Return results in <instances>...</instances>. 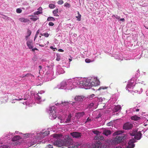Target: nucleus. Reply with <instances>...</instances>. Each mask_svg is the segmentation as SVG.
Masks as SVG:
<instances>
[{
    "mask_svg": "<svg viewBox=\"0 0 148 148\" xmlns=\"http://www.w3.org/2000/svg\"><path fill=\"white\" fill-rule=\"evenodd\" d=\"M73 79H70L63 80L62 82L63 83H73Z\"/></svg>",
    "mask_w": 148,
    "mask_h": 148,
    "instance_id": "2eb2a0df",
    "label": "nucleus"
},
{
    "mask_svg": "<svg viewBox=\"0 0 148 148\" xmlns=\"http://www.w3.org/2000/svg\"><path fill=\"white\" fill-rule=\"evenodd\" d=\"M60 59V54H56V60L58 61H59Z\"/></svg>",
    "mask_w": 148,
    "mask_h": 148,
    "instance_id": "cd10ccee",
    "label": "nucleus"
},
{
    "mask_svg": "<svg viewBox=\"0 0 148 148\" xmlns=\"http://www.w3.org/2000/svg\"><path fill=\"white\" fill-rule=\"evenodd\" d=\"M42 36H44L45 37H47L49 36V34L47 33L43 34H41Z\"/></svg>",
    "mask_w": 148,
    "mask_h": 148,
    "instance_id": "f704fd0d",
    "label": "nucleus"
},
{
    "mask_svg": "<svg viewBox=\"0 0 148 148\" xmlns=\"http://www.w3.org/2000/svg\"><path fill=\"white\" fill-rule=\"evenodd\" d=\"M47 148H53V145L49 144L47 146Z\"/></svg>",
    "mask_w": 148,
    "mask_h": 148,
    "instance_id": "e433bc0d",
    "label": "nucleus"
},
{
    "mask_svg": "<svg viewBox=\"0 0 148 148\" xmlns=\"http://www.w3.org/2000/svg\"><path fill=\"white\" fill-rule=\"evenodd\" d=\"M30 35H29L26 36V39L27 40V38L29 37Z\"/></svg>",
    "mask_w": 148,
    "mask_h": 148,
    "instance_id": "052dcab7",
    "label": "nucleus"
},
{
    "mask_svg": "<svg viewBox=\"0 0 148 148\" xmlns=\"http://www.w3.org/2000/svg\"><path fill=\"white\" fill-rule=\"evenodd\" d=\"M58 118L60 119V122L61 123H62L63 122V121L61 119V116L59 117Z\"/></svg>",
    "mask_w": 148,
    "mask_h": 148,
    "instance_id": "4d7b16f0",
    "label": "nucleus"
},
{
    "mask_svg": "<svg viewBox=\"0 0 148 148\" xmlns=\"http://www.w3.org/2000/svg\"><path fill=\"white\" fill-rule=\"evenodd\" d=\"M92 132L94 133L97 134V135L99 133V132L97 130L93 131Z\"/></svg>",
    "mask_w": 148,
    "mask_h": 148,
    "instance_id": "79ce46f5",
    "label": "nucleus"
},
{
    "mask_svg": "<svg viewBox=\"0 0 148 148\" xmlns=\"http://www.w3.org/2000/svg\"><path fill=\"white\" fill-rule=\"evenodd\" d=\"M53 144L54 145H56L58 147H60L61 146L60 144V142L58 140L57 141L54 142Z\"/></svg>",
    "mask_w": 148,
    "mask_h": 148,
    "instance_id": "b1692460",
    "label": "nucleus"
},
{
    "mask_svg": "<svg viewBox=\"0 0 148 148\" xmlns=\"http://www.w3.org/2000/svg\"><path fill=\"white\" fill-rule=\"evenodd\" d=\"M84 98V97L83 96H77L75 97V100L77 101H82Z\"/></svg>",
    "mask_w": 148,
    "mask_h": 148,
    "instance_id": "9b49d317",
    "label": "nucleus"
},
{
    "mask_svg": "<svg viewBox=\"0 0 148 148\" xmlns=\"http://www.w3.org/2000/svg\"><path fill=\"white\" fill-rule=\"evenodd\" d=\"M58 51L60 52H63L64 51L63 50L60 49H58Z\"/></svg>",
    "mask_w": 148,
    "mask_h": 148,
    "instance_id": "bf43d9fd",
    "label": "nucleus"
},
{
    "mask_svg": "<svg viewBox=\"0 0 148 148\" xmlns=\"http://www.w3.org/2000/svg\"><path fill=\"white\" fill-rule=\"evenodd\" d=\"M53 136L55 138H57L59 136L58 135V134H53Z\"/></svg>",
    "mask_w": 148,
    "mask_h": 148,
    "instance_id": "8fccbe9b",
    "label": "nucleus"
},
{
    "mask_svg": "<svg viewBox=\"0 0 148 148\" xmlns=\"http://www.w3.org/2000/svg\"><path fill=\"white\" fill-rule=\"evenodd\" d=\"M57 3L58 4L62 5L64 3V2L62 0H60L58 1Z\"/></svg>",
    "mask_w": 148,
    "mask_h": 148,
    "instance_id": "c9c22d12",
    "label": "nucleus"
},
{
    "mask_svg": "<svg viewBox=\"0 0 148 148\" xmlns=\"http://www.w3.org/2000/svg\"><path fill=\"white\" fill-rule=\"evenodd\" d=\"M100 83L99 80L97 77H89L86 78V83Z\"/></svg>",
    "mask_w": 148,
    "mask_h": 148,
    "instance_id": "f03ea898",
    "label": "nucleus"
},
{
    "mask_svg": "<svg viewBox=\"0 0 148 148\" xmlns=\"http://www.w3.org/2000/svg\"><path fill=\"white\" fill-rule=\"evenodd\" d=\"M39 33V30H38L37 31V32H36V35H38Z\"/></svg>",
    "mask_w": 148,
    "mask_h": 148,
    "instance_id": "680f3d73",
    "label": "nucleus"
},
{
    "mask_svg": "<svg viewBox=\"0 0 148 148\" xmlns=\"http://www.w3.org/2000/svg\"><path fill=\"white\" fill-rule=\"evenodd\" d=\"M123 131H118L115 132L113 134V135H119L121 134H123Z\"/></svg>",
    "mask_w": 148,
    "mask_h": 148,
    "instance_id": "6ab92c4d",
    "label": "nucleus"
},
{
    "mask_svg": "<svg viewBox=\"0 0 148 148\" xmlns=\"http://www.w3.org/2000/svg\"><path fill=\"white\" fill-rule=\"evenodd\" d=\"M120 21H122L123 22V21H125V19L123 18H121V19H120Z\"/></svg>",
    "mask_w": 148,
    "mask_h": 148,
    "instance_id": "13d9d810",
    "label": "nucleus"
},
{
    "mask_svg": "<svg viewBox=\"0 0 148 148\" xmlns=\"http://www.w3.org/2000/svg\"><path fill=\"white\" fill-rule=\"evenodd\" d=\"M38 10V11H39L40 12H42V8L41 7H40Z\"/></svg>",
    "mask_w": 148,
    "mask_h": 148,
    "instance_id": "603ef678",
    "label": "nucleus"
},
{
    "mask_svg": "<svg viewBox=\"0 0 148 148\" xmlns=\"http://www.w3.org/2000/svg\"><path fill=\"white\" fill-rule=\"evenodd\" d=\"M139 109H137L136 110V112H138V111H139Z\"/></svg>",
    "mask_w": 148,
    "mask_h": 148,
    "instance_id": "774afa93",
    "label": "nucleus"
},
{
    "mask_svg": "<svg viewBox=\"0 0 148 148\" xmlns=\"http://www.w3.org/2000/svg\"><path fill=\"white\" fill-rule=\"evenodd\" d=\"M32 49V51H34L35 50H38V49L37 48H35V47L34 48H33Z\"/></svg>",
    "mask_w": 148,
    "mask_h": 148,
    "instance_id": "5fc2aeb1",
    "label": "nucleus"
},
{
    "mask_svg": "<svg viewBox=\"0 0 148 148\" xmlns=\"http://www.w3.org/2000/svg\"><path fill=\"white\" fill-rule=\"evenodd\" d=\"M108 88V87H103V86H101L99 87V88L98 89V90H100L101 89H106Z\"/></svg>",
    "mask_w": 148,
    "mask_h": 148,
    "instance_id": "473e14b6",
    "label": "nucleus"
},
{
    "mask_svg": "<svg viewBox=\"0 0 148 148\" xmlns=\"http://www.w3.org/2000/svg\"><path fill=\"white\" fill-rule=\"evenodd\" d=\"M127 136L126 134H123L119 135L117 136L114 139L115 143H119L125 139Z\"/></svg>",
    "mask_w": 148,
    "mask_h": 148,
    "instance_id": "f257e3e1",
    "label": "nucleus"
},
{
    "mask_svg": "<svg viewBox=\"0 0 148 148\" xmlns=\"http://www.w3.org/2000/svg\"><path fill=\"white\" fill-rule=\"evenodd\" d=\"M64 6L66 8H69L71 7V5L67 3H66L64 4Z\"/></svg>",
    "mask_w": 148,
    "mask_h": 148,
    "instance_id": "7c9ffc66",
    "label": "nucleus"
},
{
    "mask_svg": "<svg viewBox=\"0 0 148 148\" xmlns=\"http://www.w3.org/2000/svg\"><path fill=\"white\" fill-rule=\"evenodd\" d=\"M55 20V19L52 17H49L47 19V21H54Z\"/></svg>",
    "mask_w": 148,
    "mask_h": 148,
    "instance_id": "bb28decb",
    "label": "nucleus"
},
{
    "mask_svg": "<svg viewBox=\"0 0 148 148\" xmlns=\"http://www.w3.org/2000/svg\"><path fill=\"white\" fill-rule=\"evenodd\" d=\"M46 43H45V44H44V45H42V44L40 45V44H39V45L40 46H41V47H44V46H45V45H46L47 44H46Z\"/></svg>",
    "mask_w": 148,
    "mask_h": 148,
    "instance_id": "6e6d98bb",
    "label": "nucleus"
},
{
    "mask_svg": "<svg viewBox=\"0 0 148 148\" xmlns=\"http://www.w3.org/2000/svg\"><path fill=\"white\" fill-rule=\"evenodd\" d=\"M57 72L59 74H63L64 73V71L63 69L61 68L60 65H58L57 68Z\"/></svg>",
    "mask_w": 148,
    "mask_h": 148,
    "instance_id": "0eeeda50",
    "label": "nucleus"
},
{
    "mask_svg": "<svg viewBox=\"0 0 148 148\" xmlns=\"http://www.w3.org/2000/svg\"><path fill=\"white\" fill-rule=\"evenodd\" d=\"M115 58L116 59H118L119 60H123L122 58H120V57H119V56L118 57H117V58Z\"/></svg>",
    "mask_w": 148,
    "mask_h": 148,
    "instance_id": "3c124183",
    "label": "nucleus"
},
{
    "mask_svg": "<svg viewBox=\"0 0 148 148\" xmlns=\"http://www.w3.org/2000/svg\"><path fill=\"white\" fill-rule=\"evenodd\" d=\"M72 117L71 114H70L68 116L65 121V122L66 123H69L70 122L71 120V118Z\"/></svg>",
    "mask_w": 148,
    "mask_h": 148,
    "instance_id": "aec40b11",
    "label": "nucleus"
},
{
    "mask_svg": "<svg viewBox=\"0 0 148 148\" xmlns=\"http://www.w3.org/2000/svg\"><path fill=\"white\" fill-rule=\"evenodd\" d=\"M112 17L113 18H114V17L115 18L117 19H119L120 18V16H118L117 15L115 16L114 15H112Z\"/></svg>",
    "mask_w": 148,
    "mask_h": 148,
    "instance_id": "4c0bfd02",
    "label": "nucleus"
},
{
    "mask_svg": "<svg viewBox=\"0 0 148 148\" xmlns=\"http://www.w3.org/2000/svg\"><path fill=\"white\" fill-rule=\"evenodd\" d=\"M9 147V145L7 144L6 145H4L2 146V148H8Z\"/></svg>",
    "mask_w": 148,
    "mask_h": 148,
    "instance_id": "ea45409f",
    "label": "nucleus"
},
{
    "mask_svg": "<svg viewBox=\"0 0 148 148\" xmlns=\"http://www.w3.org/2000/svg\"><path fill=\"white\" fill-rule=\"evenodd\" d=\"M38 67L40 68V69L42 68V66L40 65Z\"/></svg>",
    "mask_w": 148,
    "mask_h": 148,
    "instance_id": "338daca9",
    "label": "nucleus"
},
{
    "mask_svg": "<svg viewBox=\"0 0 148 148\" xmlns=\"http://www.w3.org/2000/svg\"><path fill=\"white\" fill-rule=\"evenodd\" d=\"M94 105V104L93 103H91L90 104H89L88 107V108H91L92 106H93Z\"/></svg>",
    "mask_w": 148,
    "mask_h": 148,
    "instance_id": "72a5a7b5",
    "label": "nucleus"
},
{
    "mask_svg": "<svg viewBox=\"0 0 148 148\" xmlns=\"http://www.w3.org/2000/svg\"><path fill=\"white\" fill-rule=\"evenodd\" d=\"M84 115L85 112H77L75 114V116L77 118L79 119L82 117Z\"/></svg>",
    "mask_w": 148,
    "mask_h": 148,
    "instance_id": "f8f14e48",
    "label": "nucleus"
},
{
    "mask_svg": "<svg viewBox=\"0 0 148 148\" xmlns=\"http://www.w3.org/2000/svg\"><path fill=\"white\" fill-rule=\"evenodd\" d=\"M31 32L30 30H28L27 31V34L28 35H30L31 34Z\"/></svg>",
    "mask_w": 148,
    "mask_h": 148,
    "instance_id": "de8ad7c7",
    "label": "nucleus"
},
{
    "mask_svg": "<svg viewBox=\"0 0 148 148\" xmlns=\"http://www.w3.org/2000/svg\"><path fill=\"white\" fill-rule=\"evenodd\" d=\"M85 61L86 63H89L91 62V60L89 59H86Z\"/></svg>",
    "mask_w": 148,
    "mask_h": 148,
    "instance_id": "37998d69",
    "label": "nucleus"
},
{
    "mask_svg": "<svg viewBox=\"0 0 148 148\" xmlns=\"http://www.w3.org/2000/svg\"><path fill=\"white\" fill-rule=\"evenodd\" d=\"M56 7V5L53 4H50L49 5V7L51 9L54 8Z\"/></svg>",
    "mask_w": 148,
    "mask_h": 148,
    "instance_id": "c85d7f7f",
    "label": "nucleus"
},
{
    "mask_svg": "<svg viewBox=\"0 0 148 148\" xmlns=\"http://www.w3.org/2000/svg\"><path fill=\"white\" fill-rule=\"evenodd\" d=\"M37 36V35H36L35 37H34V40H35L36 39V38Z\"/></svg>",
    "mask_w": 148,
    "mask_h": 148,
    "instance_id": "0e129e2a",
    "label": "nucleus"
},
{
    "mask_svg": "<svg viewBox=\"0 0 148 148\" xmlns=\"http://www.w3.org/2000/svg\"><path fill=\"white\" fill-rule=\"evenodd\" d=\"M133 84H127L126 86V88H133V86H134Z\"/></svg>",
    "mask_w": 148,
    "mask_h": 148,
    "instance_id": "412c9836",
    "label": "nucleus"
},
{
    "mask_svg": "<svg viewBox=\"0 0 148 148\" xmlns=\"http://www.w3.org/2000/svg\"><path fill=\"white\" fill-rule=\"evenodd\" d=\"M30 19L33 21H35L39 19V18L36 16H33L30 18Z\"/></svg>",
    "mask_w": 148,
    "mask_h": 148,
    "instance_id": "a878e982",
    "label": "nucleus"
},
{
    "mask_svg": "<svg viewBox=\"0 0 148 148\" xmlns=\"http://www.w3.org/2000/svg\"><path fill=\"white\" fill-rule=\"evenodd\" d=\"M116 112L118 111L121 108V107L119 106H117L115 107L114 108Z\"/></svg>",
    "mask_w": 148,
    "mask_h": 148,
    "instance_id": "c756f323",
    "label": "nucleus"
},
{
    "mask_svg": "<svg viewBox=\"0 0 148 148\" xmlns=\"http://www.w3.org/2000/svg\"><path fill=\"white\" fill-rule=\"evenodd\" d=\"M37 94H38V97H37V99L38 101H40L41 97H40L39 96L38 93Z\"/></svg>",
    "mask_w": 148,
    "mask_h": 148,
    "instance_id": "a18cd8bd",
    "label": "nucleus"
},
{
    "mask_svg": "<svg viewBox=\"0 0 148 148\" xmlns=\"http://www.w3.org/2000/svg\"><path fill=\"white\" fill-rule=\"evenodd\" d=\"M102 144L100 142H96L93 146V148H101L102 147Z\"/></svg>",
    "mask_w": 148,
    "mask_h": 148,
    "instance_id": "ddd939ff",
    "label": "nucleus"
},
{
    "mask_svg": "<svg viewBox=\"0 0 148 148\" xmlns=\"http://www.w3.org/2000/svg\"><path fill=\"white\" fill-rule=\"evenodd\" d=\"M95 96V95L94 94H92V95H90L89 96V98L90 99L91 98H92Z\"/></svg>",
    "mask_w": 148,
    "mask_h": 148,
    "instance_id": "49530a36",
    "label": "nucleus"
},
{
    "mask_svg": "<svg viewBox=\"0 0 148 148\" xmlns=\"http://www.w3.org/2000/svg\"><path fill=\"white\" fill-rule=\"evenodd\" d=\"M136 133V131H133L131 132H130V135L132 136H135Z\"/></svg>",
    "mask_w": 148,
    "mask_h": 148,
    "instance_id": "5701e85b",
    "label": "nucleus"
},
{
    "mask_svg": "<svg viewBox=\"0 0 148 148\" xmlns=\"http://www.w3.org/2000/svg\"><path fill=\"white\" fill-rule=\"evenodd\" d=\"M110 124H111V123H109L107 124V125L108 126H110Z\"/></svg>",
    "mask_w": 148,
    "mask_h": 148,
    "instance_id": "69168bd1",
    "label": "nucleus"
},
{
    "mask_svg": "<svg viewBox=\"0 0 148 148\" xmlns=\"http://www.w3.org/2000/svg\"><path fill=\"white\" fill-rule=\"evenodd\" d=\"M133 127V125L132 124L127 122L124 124L123 125V129L125 130H127L132 129Z\"/></svg>",
    "mask_w": 148,
    "mask_h": 148,
    "instance_id": "39448f33",
    "label": "nucleus"
},
{
    "mask_svg": "<svg viewBox=\"0 0 148 148\" xmlns=\"http://www.w3.org/2000/svg\"><path fill=\"white\" fill-rule=\"evenodd\" d=\"M42 12H40L39 11H36L34 12V14L35 15H38L39 14L42 13Z\"/></svg>",
    "mask_w": 148,
    "mask_h": 148,
    "instance_id": "2f4dec72",
    "label": "nucleus"
},
{
    "mask_svg": "<svg viewBox=\"0 0 148 148\" xmlns=\"http://www.w3.org/2000/svg\"><path fill=\"white\" fill-rule=\"evenodd\" d=\"M86 78L76 77L73 78V83H86Z\"/></svg>",
    "mask_w": 148,
    "mask_h": 148,
    "instance_id": "7ed1b4c3",
    "label": "nucleus"
},
{
    "mask_svg": "<svg viewBox=\"0 0 148 148\" xmlns=\"http://www.w3.org/2000/svg\"><path fill=\"white\" fill-rule=\"evenodd\" d=\"M50 48L52 49H55V48H53V46H51L50 47ZM56 48H55V49H56Z\"/></svg>",
    "mask_w": 148,
    "mask_h": 148,
    "instance_id": "e2e57ef3",
    "label": "nucleus"
},
{
    "mask_svg": "<svg viewBox=\"0 0 148 148\" xmlns=\"http://www.w3.org/2000/svg\"><path fill=\"white\" fill-rule=\"evenodd\" d=\"M19 20L22 22L26 23L29 21V20L24 18H21L19 19Z\"/></svg>",
    "mask_w": 148,
    "mask_h": 148,
    "instance_id": "f3484780",
    "label": "nucleus"
},
{
    "mask_svg": "<svg viewBox=\"0 0 148 148\" xmlns=\"http://www.w3.org/2000/svg\"><path fill=\"white\" fill-rule=\"evenodd\" d=\"M22 78L24 77H26L27 78H29L30 77H32V79H33L34 78V76L32 74L30 73H28L26 74H23L21 76Z\"/></svg>",
    "mask_w": 148,
    "mask_h": 148,
    "instance_id": "1a4fd4ad",
    "label": "nucleus"
},
{
    "mask_svg": "<svg viewBox=\"0 0 148 148\" xmlns=\"http://www.w3.org/2000/svg\"><path fill=\"white\" fill-rule=\"evenodd\" d=\"M58 11V9L54 10V11H53V13L54 16H58V15L57 14Z\"/></svg>",
    "mask_w": 148,
    "mask_h": 148,
    "instance_id": "4be33fe9",
    "label": "nucleus"
},
{
    "mask_svg": "<svg viewBox=\"0 0 148 148\" xmlns=\"http://www.w3.org/2000/svg\"><path fill=\"white\" fill-rule=\"evenodd\" d=\"M49 25L50 26H53L54 25V23L52 22H50L49 23Z\"/></svg>",
    "mask_w": 148,
    "mask_h": 148,
    "instance_id": "09e8293b",
    "label": "nucleus"
},
{
    "mask_svg": "<svg viewBox=\"0 0 148 148\" xmlns=\"http://www.w3.org/2000/svg\"><path fill=\"white\" fill-rule=\"evenodd\" d=\"M27 44L28 48L30 49H32L34 47L32 41L31 40H28L27 42Z\"/></svg>",
    "mask_w": 148,
    "mask_h": 148,
    "instance_id": "6e6552de",
    "label": "nucleus"
},
{
    "mask_svg": "<svg viewBox=\"0 0 148 148\" xmlns=\"http://www.w3.org/2000/svg\"><path fill=\"white\" fill-rule=\"evenodd\" d=\"M142 136V134L140 131L137 132L134 138L137 140H139L140 139Z\"/></svg>",
    "mask_w": 148,
    "mask_h": 148,
    "instance_id": "9d476101",
    "label": "nucleus"
},
{
    "mask_svg": "<svg viewBox=\"0 0 148 148\" xmlns=\"http://www.w3.org/2000/svg\"><path fill=\"white\" fill-rule=\"evenodd\" d=\"M99 136L98 135H97L96 136L94 137V139L95 140H99Z\"/></svg>",
    "mask_w": 148,
    "mask_h": 148,
    "instance_id": "a19ab883",
    "label": "nucleus"
},
{
    "mask_svg": "<svg viewBox=\"0 0 148 148\" xmlns=\"http://www.w3.org/2000/svg\"><path fill=\"white\" fill-rule=\"evenodd\" d=\"M71 135L74 138H78L81 137V134L79 132H73L71 133Z\"/></svg>",
    "mask_w": 148,
    "mask_h": 148,
    "instance_id": "423d86ee",
    "label": "nucleus"
},
{
    "mask_svg": "<svg viewBox=\"0 0 148 148\" xmlns=\"http://www.w3.org/2000/svg\"><path fill=\"white\" fill-rule=\"evenodd\" d=\"M20 139V137L19 136L16 135L14 136L12 138V140L13 141H16L19 140Z\"/></svg>",
    "mask_w": 148,
    "mask_h": 148,
    "instance_id": "a211bd4d",
    "label": "nucleus"
},
{
    "mask_svg": "<svg viewBox=\"0 0 148 148\" xmlns=\"http://www.w3.org/2000/svg\"><path fill=\"white\" fill-rule=\"evenodd\" d=\"M77 13L78 14V16H76V17L77 18V20L80 21L81 20V16L78 11H77Z\"/></svg>",
    "mask_w": 148,
    "mask_h": 148,
    "instance_id": "393cba45",
    "label": "nucleus"
},
{
    "mask_svg": "<svg viewBox=\"0 0 148 148\" xmlns=\"http://www.w3.org/2000/svg\"><path fill=\"white\" fill-rule=\"evenodd\" d=\"M99 140H103L104 139V138L103 136H99Z\"/></svg>",
    "mask_w": 148,
    "mask_h": 148,
    "instance_id": "c03bdc74",
    "label": "nucleus"
},
{
    "mask_svg": "<svg viewBox=\"0 0 148 148\" xmlns=\"http://www.w3.org/2000/svg\"><path fill=\"white\" fill-rule=\"evenodd\" d=\"M131 119L133 120L137 121L139 120L140 119V118L136 115H135L134 116H132L131 117Z\"/></svg>",
    "mask_w": 148,
    "mask_h": 148,
    "instance_id": "dca6fc26",
    "label": "nucleus"
},
{
    "mask_svg": "<svg viewBox=\"0 0 148 148\" xmlns=\"http://www.w3.org/2000/svg\"><path fill=\"white\" fill-rule=\"evenodd\" d=\"M16 12L18 13H21L22 12V10L20 8H18L16 10Z\"/></svg>",
    "mask_w": 148,
    "mask_h": 148,
    "instance_id": "58836bf2",
    "label": "nucleus"
},
{
    "mask_svg": "<svg viewBox=\"0 0 148 148\" xmlns=\"http://www.w3.org/2000/svg\"><path fill=\"white\" fill-rule=\"evenodd\" d=\"M91 121V119H90L89 117H88L87 119V120H86V122L90 121Z\"/></svg>",
    "mask_w": 148,
    "mask_h": 148,
    "instance_id": "864d4df0",
    "label": "nucleus"
},
{
    "mask_svg": "<svg viewBox=\"0 0 148 148\" xmlns=\"http://www.w3.org/2000/svg\"><path fill=\"white\" fill-rule=\"evenodd\" d=\"M111 133V131L110 130L105 129L103 130L102 134L106 136H108L110 135Z\"/></svg>",
    "mask_w": 148,
    "mask_h": 148,
    "instance_id": "4468645a",
    "label": "nucleus"
},
{
    "mask_svg": "<svg viewBox=\"0 0 148 148\" xmlns=\"http://www.w3.org/2000/svg\"><path fill=\"white\" fill-rule=\"evenodd\" d=\"M135 142L136 140L132 138L130 139L128 142V145L127 148H133L135 146L134 143Z\"/></svg>",
    "mask_w": 148,
    "mask_h": 148,
    "instance_id": "20e7f679",
    "label": "nucleus"
}]
</instances>
